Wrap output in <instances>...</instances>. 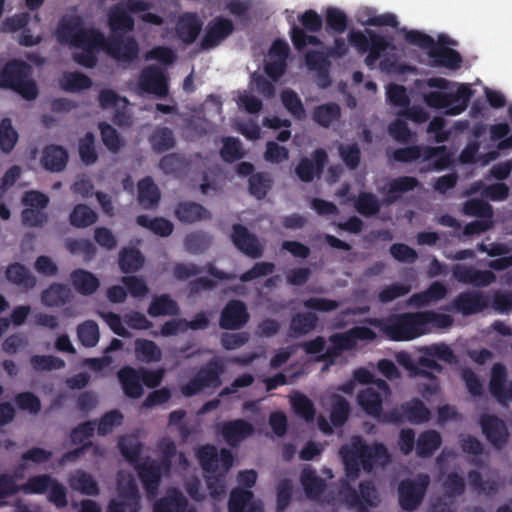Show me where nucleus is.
<instances>
[{
    "label": "nucleus",
    "mask_w": 512,
    "mask_h": 512,
    "mask_svg": "<svg viewBox=\"0 0 512 512\" xmlns=\"http://www.w3.org/2000/svg\"><path fill=\"white\" fill-rule=\"evenodd\" d=\"M68 162V152L60 145H47L42 152L41 165L50 172L63 171Z\"/></svg>",
    "instance_id": "bb28decb"
},
{
    "label": "nucleus",
    "mask_w": 512,
    "mask_h": 512,
    "mask_svg": "<svg viewBox=\"0 0 512 512\" xmlns=\"http://www.w3.org/2000/svg\"><path fill=\"white\" fill-rule=\"evenodd\" d=\"M350 411L349 402L340 395H334L330 410L331 424L336 428L344 426L349 418Z\"/></svg>",
    "instance_id": "de8ad7c7"
},
{
    "label": "nucleus",
    "mask_w": 512,
    "mask_h": 512,
    "mask_svg": "<svg viewBox=\"0 0 512 512\" xmlns=\"http://www.w3.org/2000/svg\"><path fill=\"white\" fill-rule=\"evenodd\" d=\"M78 152L81 161L85 165H93L98 160V154L95 149V136L92 132H87L79 140Z\"/></svg>",
    "instance_id": "052dcab7"
},
{
    "label": "nucleus",
    "mask_w": 512,
    "mask_h": 512,
    "mask_svg": "<svg viewBox=\"0 0 512 512\" xmlns=\"http://www.w3.org/2000/svg\"><path fill=\"white\" fill-rule=\"evenodd\" d=\"M430 477L427 474H418L415 479H404L398 486V502L405 511H414L422 503Z\"/></svg>",
    "instance_id": "9d476101"
},
{
    "label": "nucleus",
    "mask_w": 512,
    "mask_h": 512,
    "mask_svg": "<svg viewBox=\"0 0 512 512\" xmlns=\"http://www.w3.org/2000/svg\"><path fill=\"white\" fill-rule=\"evenodd\" d=\"M108 55L119 62L130 63L137 59L139 55V46L133 37H124L122 35H112L105 45Z\"/></svg>",
    "instance_id": "a211bd4d"
},
{
    "label": "nucleus",
    "mask_w": 512,
    "mask_h": 512,
    "mask_svg": "<svg viewBox=\"0 0 512 512\" xmlns=\"http://www.w3.org/2000/svg\"><path fill=\"white\" fill-rule=\"evenodd\" d=\"M339 455L343 461L346 476L350 480L359 477L361 468L370 473L378 462L386 463L389 460V453L384 444L368 445L361 436H355L350 443L342 445Z\"/></svg>",
    "instance_id": "f257e3e1"
},
{
    "label": "nucleus",
    "mask_w": 512,
    "mask_h": 512,
    "mask_svg": "<svg viewBox=\"0 0 512 512\" xmlns=\"http://www.w3.org/2000/svg\"><path fill=\"white\" fill-rule=\"evenodd\" d=\"M117 378L125 396L131 399H139L143 396L144 389L138 368L124 366L118 370Z\"/></svg>",
    "instance_id": "b1692460"
},
{
    "label": "nucleus",
    "mask_w": 512,
    "mask_h": 512,
    "mask_svg": "<svg viewBox=\"0 0 512 512\" xmlns=\"http://www.w3.org/2000/svg\"><path fill=\"white\" fill-rule=\"evenodd\" d=\"M442 437L436 430H426L417 438L416 454L420 458L431 457L441 446Z\"/></svg>",
    "instance_id": "c9c22d12"
},
{
    "label": "nucleus",
    "mask_w": 512,
    "mask_h": 512,
    "mask_svg": "<svg viewBox=\"0 0 512 512\" xmlns=\"http://www.w3.org/2000/svg\"><path fill=\"white\" fill-rule=\"evenodd\" d=\"M347 38L349 44L359 54L367 53L364 59L367 67H373L385 51L394 49L391 41L386 36L372 29H365V31L351 30Z\"/></svg>",
    "instance_id": "39448f33"
},
{
    "label": "nucleus",
    "mask_w": 512,
    "mask_h": 512,
    "mask_svg": "<svg viewBox=\"0 0 512 512\" xmlns=\"http://www.w3.org/2000/svg\"><path fill=\"white\" fill-rule=\"evenodd\" d=\"M60 86L66 92H79L89 89L92 86V80L80 72H66L60 80Z\"/></svg>",
    "instance_id": "09e8293b"
},
{
    "label": "nucleus",
    "mask_w": 512,
    "mask_h": 512,
    "mask_svg": "<svg viewBox=\"0 0 512 512\" xmlns=\"http://www.w3.org/2000/svg\"><path fill=\"white\" fill-rule=\"evenodd\" d=\"M354 206L357 212L365 217L376 215L381 208L379 200L371 192H360Z\"/></svg>",
    "instance_id": "6e6d98bb"
},
{
    "label": "nucleus",
    "mask_w": 512,
    "mask_h": 512,
    "mask_svg": "<svg viewBox=\"0 0 512 512\" xmlns=\"http://www.w3.org/2000/svg\"><path fill=\"white\" fill-rule=\"evenodd\" d=\"M144 257L138 249L123 248L119 253V268L123 273L136 272L142 268Z\"/></svg>",
    "instance_id": "49530a36"
},
{
    "label": "nucleus",
    "mask_w": 512,
    "mask_h": 512,
    "mask_svg": "<svg viewBox=\"0 0 512 512\" xmlns=\"http://www.w3.org/2000/svg\"><path fill=\"white\" fill-rule=\"evenodd\" d=\"M318 317L312 312H299L292 316L289 326V336L293 338L307 335L317 327Z\"/></svg>",
    "instance_id": "2f4dec72"
},
{
    "label": "nucleus",
    "mask_w": 512,
    "mask_h": 512,
    "mask_svg": "<svg viewBox=\"0 0 512 512\" xmlns=\"http://www.w3.org/2000/svg\"><path fill=\"white\" fill-rule=\"evenodd\" d=\"M281 100L287 111L296 119L302 120L306 117V112L298 94L287 89L281 93Z\"/></svg>",
    "instance_id": "680f3d73"
},
{
    "label": "nucleus",
    "mask_w": 512,
    "mask_h": 512,
    "mask_svg": "<svg viewBox=\"0 0 512 512\" xmlns=\"http://www.w3.org/2000/svg\"><path fill=\"white\" fill-rule=\"evenodd\" d=\"M187 499L177 490L154 503L153 512H186Z\"/></svg>",
    "instance_id": "a19ab883"
},
{
    "label": "nucleus",
    "mask_w": 512,
    "mask_h": 512,
    "mask_svg": "<svg viewBox=\"0 0 512 512\" xmlns=\"http://www.w3.org/2000/svg\"><path fill=\"white\" fill-rule=\"evenodd\" d=\"M472 96L470 85L460 84L455 92H427L423 95V100L430 108L443 109L447 115L456 116L466 110Z\"/></svg>",
    "instance_id": "423d86ee"
},
{
    "label": "nucleus",
    "mask_w": 512,
    "mask_h": 512,
    "mask_svg": "<svg viewBox=\"0 0 512 512\" xmlns=\"http://www.w3.org/2000/svg\"><path fill=\"white\" fill-rule=\"evenodd\" d=\"M381 331L392 341H408L424 335L421 311L391 315L382 322Z\"/></svg>",
    "instance_id": "20e7f679"
},
{
    "label": "nucleus",
    "mask_w": 512,
    "mask_h": 512,
    "mask_svg": "<svg viewBox=\"0 0 512 512\" xmlns=\"http://www.w3.org/2000/svg\"><path fill=\"white\" fill-rule=\"evenodd\" d=\"M338 154L349 170H356L361 161V150L356 143L339 144Z\"/></svg>",
    "instance_id": "0e129e2a"
},
{
    "label": "nucleus",
    "mask_w": 512,
    "mask_h": 512,
    "mask_svg": "<svg viewBox=\"0 0 512 512\" xmlns=\"http://www.w3.org/2000/svg\"><path fill=\"white\" fill-rule=\"evenodd\" d=\"M419 158L425 161L435 159L433 168L438 171L446 169L450 164V155L445 146H407L393 150L390 155V159L399 163H411Z\"/></svg>",
    "instance_id": "6e6552de"
},
{
    "label": "nucleus",
    "mask_w": 512,
    "mask_h": 512,
    "mask_svg": "<svg viewBox=\"0 0 512 512\" xmlns=\"http://www.w3.org/2000/svg\"><path fill=\"white\" fill-rule=\"evenodd\" d=\"M160 198V191L150 176L138 182V202L144 209L156 207Z\"/></svg>",
    "instance_id": "f704fd0d"
},
{
    "label": "nucleus",
    "mask_w": 512,
    "mask_h": 512,
    "mask_svg": "<svg viewBox=\"0 0 512 512\" xmlns=\"http://www.w3.org/2000/svg\"><path fill=\"white\" fill-rule=\"evenodd\" d=\"M463 212L468 216L490 219L493 215L492 206L478 198H473L465 202Z\"/></svg>",
    "instance_id": "774afa93"
},
{
    "label": "nucleus",
    "mask_w": 512,
    "mask_h": 512,
    "mask_svg": "<svg viewBox=\"0 0 512 512\" xmlns=\"http://www.w3.org/2000/svg\"><path fill=\"white\" fill-rule=\"evenodd\" d=\"M253 493L250 490L235 488L231 491L228 501L229 512H245L253 502Z\"/></svg>",
    "instance_id": "5fc2aeb1"
},
{
    "label": "nucleus",
    "mask_w": 512,
    "mask_h": 512,
    "mask_svg": "<svg viewBox=\"0 0 512 512\" xmlns=\"http://www.w3.org/2000/svg\"><path fill=\"white\" fill-rule=\"evenodd\" d=\"M249 321V313L244 302L230 300L221 311L219 326L225 330L241 329Z\"/></svg>",
    "instance_id": "4be33fe9"
},
{
    "label": "nucleus",
    "mask_w": 512,
    "mask_h": 512,
    "mask_svg": "<svg viewBox=\"0 0 512 512\" xmlns=\"http://www.w3.org/2000/svg\"><path fill=\"white\" fill-rule=\"evenodd\" d=\"M151 149L156 153H164L173 149L176 140L173 131L168 127H157L149 136Z\"/></svg>",
    "instance_id": "ea45409f"
},
{
    "label": "nucleus",
    "mask_w": 512,
    "mask_h": 512,
    "mask_svg": "<svg viewBox=\"0 0 512 512\" xmlns=\"http://www.w3.org/2000/svg\"><path fill=\"white\" fill-rule=\"evenodd\" d=\"M341 117V107L336 102H328L314 107L312 119L323 128H329Z\"/></svg>",
    "instance_id": "4c0bfd02"
},
{
    "label": "nucleus",
    "mask_w": 512,
    "mask_h": 512,
    "mask_svg": "<svg viewBox=\"0 0 512 512\" xmlns=\"http://www.w3.org/2000/svg\"><path fill=\"white\" fill-rule=\"evenodd\" d=\"M30 364L37 372L60 370L65 367V361L53 355H34L30 358Z\"/></svg>",
    "instance_id": "e2e57ef3"
},
{
    "label": "nucleus",
    "mask_w": 512,
    "mask_h": 512,
    "mask_svg": "<svg viewBox=\"0 0 512 512\" xmlns=\"http://www.w3.org/2000/svg\"><path fill=\"white\" fill-rule=\"evenodd\" d=\"M202 25L203 23L196 13L187 12L180 16L177 22V36L183 43L192 44L199 36Z\"/></svg>",
    "instance_id": "a878e982"
},
{
    "label": "nucleus",
    "mask_w": 512,
    "mask_h": 512,
    "mask_svg": "<svg viewBox=\"0 0 512 512\" xmlns=\"http://www.w3.org/2000/svg\"><path fill=\"white\" fill-rule=\"evenodd\" d=\"M162 466L158 461L146 458L134 467L149 498L157 494L162 477Z\"/></svg>",
    "instance_id": "412c9836"
},
{
    "label": "nucleus",
    "mask_w": 512,
    "mask_h": 512,
    "mask_svg": "<svg viewBox=\"0 0 512 512\" xmlns=\"http://www.w3.org/2000/svg\"><path fill=\"white\" fill-rule=\"evenodd\" d=\"M479 426L487 442L495 449H503L510 438L506 422L494 414L483 413L479 417Z\"/></svg>",
    "instance_id": "ddd939ff"
},
{
    "label": "nucleus",
    "mask_w": 512,
    "mask_h": 512,
    "mask_svg": "<svg viewBox=\"0 0 512 512\" xmlns=\"http://www.w3.org/2000/svg\"><path fill=\"white\" fill-rule=\"evenodd\" d=\"M225 366L220 358L214 357L204 364L193 377L181 387V393L186 397L200 394L206 389H216L221 386V375Z\"/></svg>",
    "instance_id": "0eeeda50"
},
{
    "label": "nucleus",
    "mask_w": 512,
    "mask_h": 512,
    "mask_svg": "<svg viewBox=\"0 0 512 512\" xmlns=\"http://www.w3.org/2000/svg\"><path fill=\"white\" fill-rule=\"evenodd\" d=\"M419 185V181L412 176H400L392 179L386 189V204H392L398 201V194L413 191Z\"/></svg>",
    "instance_id": "e433bc0d"
},
{
    "label": "nucleus",
    "mask_w": 512,
    "mask_h": 512,
    "mask_svg": "<svg viewBox=\"0 0 512 512\" xmlns=\"http://www.w3.org/2000/svg\"><path fill=\"white\" fill-rule=\"evenodd\" d=\"M138 87L142 92L158 97L167 96L169 90L165 72L157 65H149L141 70Z\"/></svg>",
    "instance_id": "dca6fc26"
},
{
    "label": "nucleus",
    "mask_w": 512,
    "mask_h": 512,
    "mask_svg": "<svg viewBox=\"0 0 512 512\" xmlns=\"http://www.w3.org/2000/svg\"><path fill=\"white\" fill-rule=\"evenodd\" d=\"M249 193L258 200L264 199L272 187V179L265 172L252 174L248 180Z\"/></svg>",
    "instance_id": "603ef678"
},
{
    "label": "nucleus",
    "mask_w": 512,
    "mask_h": 512,
    "mask_svg": "<svg viewBox=\"0 0 512 512\" xmlns=\"http://www.w3.org/2000/svg\"><path fill=\"white\" fill-rule=\"evenodd\" d=\"M390 417L397 423L408 421L412 424H422L430 420L431 412L420 399L413 398L393 409Z\"/></svg>",
    "instance_id": "f3484780"
},
{
    "label": "nucleus",
    "mask_w": 512,
    "mask_h": 512,
    "mask_svg": "<svg viewBox=\"0 0 512 512\" xmlns=\"http://www.w3.org/2000/svg\"><path fill=\"white\" fill-rule=\"evenodd\" d=\"M325 22L327 31L342 34L348 26L346 14L336 7H328L325 12Z\"/></svg>",
    "instance_id": "bf43d9fd"
},
{
    "label": "nucleus",
    "mask_w": 512,
    "mask_h": 512,
    "mask_svg": "<svg viewBox=\"0 0 512 512\" xmlns=\"http://www.w3.org/2000/svg\"><path fill=\"white\" fill-rule=\"evenodd\" d=\"M386 398L377 392L374 387H368L358 394V403L363 411L372 417H379L383 410V399Z\"/></svg>",
    "instance_id": "473e14b6"
},
{
    "label": "nucleus",
    "mask_w": 512,
    "mask_h": 512,
    "mask_svg": "<svg viewBox=\"0 0 512 512\" xmlns=\"http://www.w3.org/2000/svg\"><path fill=\"white\" fill-rule=\"evenodd\" d=\"M150 7V3L144 0H127L124 5H116L108 13V25L110 30L113 33H127L133 31L135 22L130 14L146 12Z\"/></svg>",
    "instance_id": "1a4fd4ad"
},
{
    "label": "nucleus",
    "mask_w": 512,
    "mask_h": 512,
    "mask_svg": "<svg viewBox=\"0 0 512 512\" xmlns=\"http://www.w3.org/2000/svg\"><path fill=\"white\" fill-rule=\"evenodd\" d=\"M196 458L204 472L215 473L221 463L223 473H227L234 463L233 453L222 448L218 452L217 447L213 444H205L200 446L196 451Z\"/></svg>",
    "instance_id": "f8f14e48"
},
{
    "label": "nucleus",
    "mask_w": 512,
    "mask_h": 512,
    "mask_svg": "<svg viewBox=\"0 0 512 512\" xmlns=\"http://www.w3.org/2000/svg\"><path fill=\"white\" fill-rule=\"evenodd\" d=\"M490 306V298L481 291H465L458 294L446 307V310L464 316L483 312Z\"/></svg>",
    "instance_id": "4468645a"
},
{
    "label": "nucleus",
    "mask_w": 512,
    "mask_h": 512,
    "mask_svg": "<svg viewBox=\"0 0 512 512\" xmlns=\"http://www.w3.org/2000/svg\"><path fill=\"white\" fill-rule=\"evenodd\" d=\"M70 280L74 289L83 296L94 294L100 287V280L92 272L77 268L70 273Z\"/></svg>",
    "instance_id": "c85d7f7f"
},
{
    "label": "nucleus",
    "mask_w": 512,
    "mask_h": 512,
    "mask_svg": "<svg viewBox=\"0 0 512 512\" xmlns=\"http://www.w3.org/2000/svg\"><path fill=\"white\" fill-rule=\"evenodd\" d=\"M70 224L76 228H86L97 221V214L86 204H77L69 216Z\"/></svg>",
    "instance_id": "8fccbe9b"
},
{
    "label": "nucleus",
    "mask_w": 512,
    "mask_h": 512,
    "mask_svg": "<svg viewBox=\"0 0 512 512\" xmlns=\"http://www.w3.org/2000/svg\"><path fill=\"white\" fill-rule=\"evenodd\" d=\"M489 391L501 405L512 402V381L507 379V369L504 364L495 363L492 366Z\"/></svg>",
    "instance_id": "aec40b11"
},
{
    "label": "nucleus",
    "mask_w": 512,
    "mask_h": 512,
    "mask_svg": "<svg viewBox=\"0 0 512 512\" xmlns=\"http://www.w3.org/2000/svg\"><path fill=\"white\" fill-rule=\"evenodd\" d=\"M340 496L349 507L357 508L360 512H365L369 507H376L378 504L377 490L372 481L360 482L359 491L346 483L340 490Z\"/></svg>",
    "instance_id": "9b49d317"
},
{
    "label": "nucleus",
    "mask_w": 512,
    "mask_h": 512,
    "mask_svg": "<svg viewBox=\"0 0 512 512\" xmlns=\"http://www.w3.org/2000/svg\"><path fill=\"white\" fill-rule=\"evenodd\" d=\"M220 156L227 163H233L243 158L244 153L242 152L240 140L234 137L224 138Z\"/></svg>",
    "instance_id": "338daca9"
},
{
    "label": "nucleus",
    "mask_w": 512,
    "mask_h": 512,
    "mask_svg": "<svg viewBox=\"0 0 512 512\" xmlns=\"http://www.w3.org/2000/svg\"><path fill=\"white\" fill-rule=\"evenodd\" d=\"M135 354L142 362H158L162 358V351L152 340L138 338L135 340Z\"/></svg>",
    "instance_id": "a18cd8bd"
},
{
    "label": "nucleus",
    "mask_w": 512,
    "mask_h": 512,
    "mask_svg": "<svg viewBox=\"0 0 512 512\" xmlns=\"http://www.w3.org/2000/svg\"><path fill=\"white\" fill-rule=\"evenodd\" d=\"M77 336L85 347H94L99 341V327L93 320H86L77 327Z\"/></svg>",
    "instance_id": "4d7b16f0"
},
{
    "label": "nucleus",
    "mask_w": 512,
    "mask_h": 512,
    "mask_svg": "<svg viewBox=\"0 0 512 512\" xmlns=\"http://www.w3.org/2000/svg\"><path fill=\"white\" fill-rule=\"evenodd\" d=\"M69 485L73 490L87 496H97L100 489L96 480L87 472L77 470L69 478Z\"/></svg>",
    "instance_id": "58836bf2"
},
{
    "label": "nucleus",
    "mask_w": 512,
    "mask_h": 512,
    "mask_svg": "<svg viewBox=\"0 0 512 512\" xmlns=\"http://www.w3.org/2000/svg\"><path fill=\"white\" fill-rule=\"evenodd\" d=\"M147 313L151 317L164 315L176 316L180 313V307L169 294L164 293L153 297L147 309Z\"/></svg>",
    "instance_id": "72a5a7b5"
},
{
    "label": "nucleus",
    "mask_w": 512,
    "mask_h": 512,
    "mask_svg": "<svg viewBox=\"0 0 512 512\" xmlns=\"http://www.w3.org/2000/svg\"><path fill=\"white\" fill-rule=\"evenodd\" d=\"M254 427L244 419L226 421L220 426V433L225 442L231 446H238L243 440L254 434Z\"/></svg>",
    "instance_id": "5701e85b"
},
{
    "label": "nucleus",
    "mask_w": 512,
    "mask_h": 512,
    "mask_svg": "<svg viewBox=\"0 0 512 512\" xmlns=\"http://www.w3.org/2000/svg\"><path fill=\"white\" fill-rule=\"evenodd\" d=\"M72 298V291L68 285L54 282L41 293V302L47 307H60Z\"/></svg>",
    "instance_id": "c756f323"
},
{
    "label": "nucleus",
    "mask_w": 512,
    "mask_h": 512,
    "mask_svg": "<svg viewBox=\"0 0 512 512\" xmlns=\"http://www.w3.org/2000/svg\"><path fill=\"white\" fill-rule=\"evenodd\" d=\"M119 450L122 456L129 462L130 465L135 467L139 464L141 452H142V444L137 440L136 437L131 435L122 436L118 442Z\"/></svg>",
    "instance_id": "c03bdc74"
},
{
    "label": "nucleus",
    "mask_w": 512,
    "mask_h": 512,
    "mask_svg": "<svg viewBox=\"0 0 512 512\" xmlns=\"http://www.w3.org/2000/svg\"><path fill=\"white\" fill-rule=\"evenodd\" d=\"M235 27L231 19L216 16L210 20L205 28V33L200 45L203 50H210L219 46L234 32Z\"/></svg>",
    "instance_id": "2eb2a0df"
},
{
    "label": "nucleus",
    "mask_w": 512,
    "mask_h": 512,
    "mask_svg": "<svg viewBox=\"0 0 512 512\" xmlns=\"http://www.w3.org/2000/svg\"><path fill=\"white\" fill-rule=\"evenodd\" d=\"M175 217L182 223H194L211 217L210 212L195 202H180L175 208Z\"/></svg>",
    "instance_id": "7c9ffc66"
},
{
    "label": "nucleus",
    "mask_w": 512,
    "mask_h": 512,
    "mask_svg": "<svg viewBox=\"0 0 512 512\" xmlns=\"http://www.w3.org/2000/svg\"><path fill=\"white\" fill-rule=\"evenodd\" d=\"M230 238L234 246L244 255L252 259L262 257L263 246L260 244L257 236L251 233L244 225L234 224Z\"/></svg>",
    "instance_id": "6ab92c4d"
},
{
    "label": "nucleus",
    "mask_w": 512,
    "mask_h": 512,
    "mask_svg": "<svg viewBox=\"0 0 512 512\" xmlns=\"http://www.w3.org/2000/svg\"><path fill=\"white\" fill-rule=\"evenodd\" d=\"M429 58L435 67H443L449 70H458L463 62L460 53L443 45H434L428 52Z\"/></svg>",
    "instance_id": "393cba45"
},
{
    "label": "nucleus",
    "mask_w": 512,
    "mask_h": 512,
    "mask_svg": "<svg viewBox=\"0 0 512 512\" xmlns=\"http://www.w3.org/2000/svg\"><path fill=\"white\" fill-rule=\"evenodd\" d=\"M18 138L19 135L12 125V120L3 118L0 121V150L6 154L10 153L14 149Z\"/></svg>",
    "instance_id": "864d4df0"
},
{
    "label": "nucleus",
    "mask_w": 512,
    "mask_h": 512,
    "mask_svg": "<svg viewBox=\"0 0 512 512\" xmlns=\"http://www.w3.org/2000/svg\"><path fill=\"white\" fill-rule=\"evenodd\" d=\"M291 406L294 413L306 422L314 421L316 409L313 402L306 395L295 394L291 398Z\"/></svg>",
    "instance_id": "3c124183"
},
{
    "label": "nucleus",
    "mask_w": 512,
    "mask_h": 512,
    "mask_svg": "<svg viewBox=\"0 0 512 512\" xmlns=\"http://www.w3.org/2000/svg\"><path fill=\"white\" fill-rule=\"evenodd\" d=\"M5 277L8 282L24 290H32L37 284L36 277L25 265L19 262L7 266Z\"/></svg>",
    "instance_id": "cd10ccee"
},
{
    "label": "nucleus",
    "mask_w": 512,
    "mask_h": 512,
    "mask_svg": "<svg viewBox=\"0 0 512 512\" xmlns=\"http://www.w3.org/2000/svg\"><path fill=\"white\" fill-rule=\"evenodd\" d=\"M136 223L161 237L170 236L174 230L173 223L163 217L150 218L146 214H141L136 217Z\"/></svg>",
    "instance_id": "37998d69"
},
{
    "label": "nucleus",
    "mask_w": 512,
    "mask_h": 512,
    "mask_svg": "<svg viewBox=\"0 0 512 512\" xmlns=\"http://www.w3.org/2000/svg\"><path fill=\"white\" fill-rule=\"evenodd\" d=\"M301 483L307 497L313 500L320 498L325 489L324 480L310 467L303 469L301 473Z\"/></svg>",
    "instance_id": "79ce46f5"
},
{
    "label": "nucleus",
    "mask_w": 512,
    "mask_h": 512,
    "mask_svg": "<svg viewBox=\"0 0 512 512\" xmlns=\"http://www.w3.org/2000/svg\"><path fill=\"white\" fill-rule=\"evenodd\" d=\"M57 37L61 43H68L73 47L103 46L104 36L98 30L87 29L79 15L63 16L57 26Z\"/></svg>",
    "instance_id": "7ed1b4c3"
},
{
    "label": "nucleus",
    "mask_w": 512,
    "mask_h": 512,
    "mask_svg": "<svg viewBox=\"0 0 512 512\" xmlns=\"http://www.w3.org/2000/svg\"><path fill=\"white\" fill-rule=\"evenodd\" d=\"M211 244L212 237L203 231L192 232L184 239L186 250L193 254L203 253Z\"/></svg>",
    "instance_id": "13d9d810"
},
{
    "label": "nucleus",
    "mask_w": 512,
    "mask_h": 512,
    "mask_svg": "<svg viewBox=\"0 0 512 512\" xmlns=\"http://www.w3.org/2000/svg\"><path fill=\"white\" fill-rule=\"evenodd\" d=\"M53 479L49 474H41L28 478L21 490L25 494H44L51 486Z\"/></svg>",
    "instance_id": "69168bd1"
},
{
    "label": "nucleus",
    "mask_w": 512,
    "mask_h": 512,
    "mask_svg": "<svg viewBox=\"0 0 512 512\" xmlns=\"http://www.w3.org/2000/svg\"><path fill=\"white\" fill-rule=\"evenodd\" d=\"M31 66L21 59L8 60L0 70V88L10 89L28 101L39 94Z\"/></svg>",
    "instance_id": "f03ea898"
}]
</instances>
